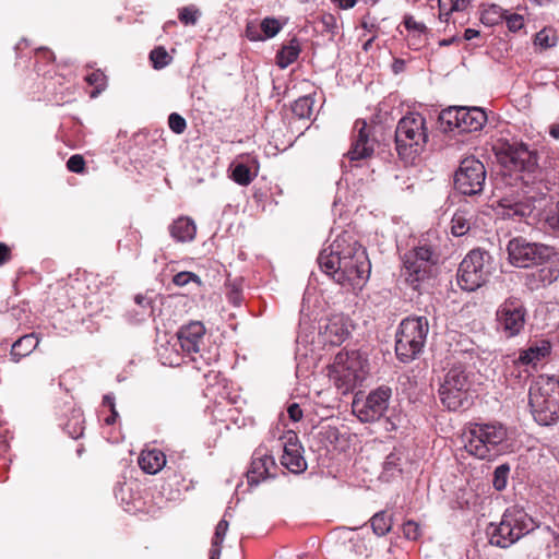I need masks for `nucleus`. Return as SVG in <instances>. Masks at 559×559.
<instances>
[{
	"mask_svg": "<svg viewBox=\"0 0 559 559\" xmlns=\"http://www.w3.org/2000/svg\"><path fill=\"white\" fill-rule=\"evenodd\" d=\"M526 309L521 299L507 298L497 309L496 321L498 330L507 337L518 335L524 328Z\"/></svg>",
	"mask_w": 559,
	"mask_h": 559,
	"instance_id": "nucleus-16",
	"label": "nucleus"
},
{
	"mask_svg": "<svg viewBox=\"0 0 559 559\" xmlns=\"http://www.w3.org/2000/svg\"><path fill=\"white\" fill-rule=\"evenodd\" d=\"M348 334L349 332L346 328L344 319L340 316L331 318L322 332L324 342L331 345L342 344L347 338Z\"/></svg>",
	"mask_w": 559,
	"mask_h": 559,
	"instance_id": "nucleus-24",
	"label": "nucleus"
},
{
	"mask_svg": "<svg viewBox=\"0 0 559 559\" xmlns=\"http://www.w3.org/2000/svg\"><path fill=\"white\" fill-rule=\"evenodd\" d=\"M428 331L425 317L406 318L401 322L395 343V353L401 361H411L423 350Z\"/></svg>",
	"mask_w": 559,
	"mask_h": 559,
	"instance_id": "nucleus-7",
	"label": "nucleus"
},
{
	"mask_svg": "<svg viewBox=\"0 0 559 559\" xmlns=\"http://www.w3.org/2000/svg\"><path fill=\"white\" fill-rule=\"evenodd\" d=\"M282 27L283 25L275 17L263 19L260 23V29L263 34V40L265 38H272L276 36L281 32Z\"/></svg>",
	"mask_w": 559,
	"mask_h": 559,
	"instance_id": "nucleus-37",
	"label": "nucleus"
},
{
	"mask_svg": "<svg viewBox=\"0 0 559 559\" xmlns=\"http://www.w3.org/2000/svg\"><path fill=\"white\" fill-rule=\"evenodd\" d=\"M259 162L251 155H241L231 163L230 178L239 186H249L259 173Z\"/></svg>",
	"mask_w": 559,
	"mask_h": 559,
	"instance_id": "nucleus-20",
	"label": "nucleus"
},
{
	"mask_svg": "<svg viewBox=\"0 0 559 559\" xmlns=\"http://www.w3.org/2000/svg\"><path fill=\"white\" fill-rule=\"evenodd\" d=\"M537 7L559 5V0H530Z\"/></svg>",
	"mask_w": 559,
	"mask_h": 559,
	"instance_id": "nucleus-54",
	"label": "nucleus"
},
{
	"mask_svg": "<svg viewBox=\"0 0 559 559\" xmlns=\"http://www.w3.org/2000/svg\"><path fill=\"white\" fill-rule=\"evenodd\" d=\"M340 9L348 10L355 7L357 0H332Z\"/></svg>",
	"mask_w": 559,
	"mask_h": 559,
	"instance_id": "nucleus-53",
	"label": "nucleus"
},
{
	"mask_svg": "<svg viewBox=\"0 0 559 559\" xmlns=\"http://www.w3.org/2000/svg\"><path fill=\"white\" fill-rule=\"evenodd\" d=\"M439 120L444 131L475 132L485 126L487 115L478 107H449L440 112Z\"/></svg>",
	"mask_w": 559,
	"mask_h": 559,
	"instance_id": "nucleus-11",
	"label": "nucleus"
},
{
	"mask_svg": "<svg viewBox=\"0 0 559 559\" xmlns=\"http://www.w3.org/2000/svg\"><path fill=\"white\" fill-rule=\"evenodd\" d=\"M368 370V360L359 352H340L329 367V378L345 394L365 380Z\"/></svg>",
	"mask_w": 559,
	"mask_h": 559,
	"instance_id": "nucleus-4",
	"label": "nucleus"
},
{
	"mask_svg": "<svg viewBox=\"0 0 559 559\" xmlns=\"http://www.w3.org/2000/svg\"><path fill=\"white\" fill-rule=\"evenodd\" d=\"M508 448V429L500 423L472 424L464 433V449L479 460H491Z\"/></svg>",
	"mask_w": 559,
	"mask_h": 559,
	"instance_id": "nucleus-2",
	"label": "nucleus"
},
{
	"mask_svg": "<svg viewBox=\"0 0 559 559\" xmlns=\"http://www.w3.org/2000/svg\"><path fill=\"white\" fill-rule=\"evenodd\" d=\"M300 44L298 39L293 38L287 45L283 46L276 55V64L285 69L294 63L300 53Z\"/></svg>",
	"mask_w": 559,
	"mask_h": 559,
	"instance_id": "nucleus-30",
	"label": "nucleus"
},
{
	"mask_svg": "<svg viewBox=\"0 0 559 559\" xmlns=\"http://www.w3.org/2000/svg\"><path fill=\"white\" fill-rule=\"evenodd\" d=\"M486 180L484 164L473 156L461 160L454 175L455 189L465 195H475L483 191Z\"/></svg>",
	"mask_w": 559,
	"mask_h": 559,
	"instance_id": "nucleus-15",
	"label": "nucleus"
},
{
	"mask_svg": "<svg viewBox=\"0 0 559 559\" xmlns=\"http://www.w3.org/2000/svg\"><path fill=\"white\" fill-rule=\"evenodd\" d=\"M511 467L504 463L497 466L493 471L492 486L496 490L502 491L507 488Z\"/></svg>",
	"mask_w": 559,
	"mask_h": 559,
	"instance_id": "nucleus-35",
	"label": "nucleus"
},
{
	"mask_svg": "<svg viewBox=\"0 0 559 559\" xmlns=\"http://www.w3.org/2000/svg\"><path fill=\"white\" fill-rule=\"evenodd\" d=\"M549 353L550 343L548 341L543 340L522 350L516 361L525 366H535Z\"/></svg>",
	"mask_w": 559,
	"mask_h": 559,
	"instance_id": "nucleus-25",
	"label": "nucleus"
},
{
	"mask_svg": "<svg viewBox=\"0 0 559 559\" xmlns=\"http://www.w3.org/2000/svg\"><path fill=\"white\" fill-rule=\"evenodd\" d=\"M403 275L405 281L417 289L421 283L432 276L433 266L438 262L436 250L429 245H420L405 253Z\"/></svg>",
	"mask_w": 559,
	"mask_h": 559,
	"instance_id": "nucleus-9",
	"label": "nucleus"
},
{
	"mask_svg": "<svg viewBox=\"0 0 559 559\" xmlns=\"http://www.w3.org/2000/svg\"><path fill=\"white\" fill-rule=\"evenodd\" d=\"M550 134H551L554 138L558 139V138H559V129L552 128V129L550 130Z\"/></svg>",
	"mask_w": 559,
	"mask_h": 559,
	"instance_id": "nucleus-62",
	"label": "nucleus"
},
{
	"mask_svg": "<svg viewBox=\"0 0 559 559\" xmlns=\"http://www.w3.org/2000/svg\"><path fill=\"white\" fill-rule=\"evenodd\" d=\"M530 406L535 420L549 426L559 419V380L538 376L530 388Z\"/></svg>",
	"mask_w": 559,
	"mask_h": 559,
	"instance_id": "nucleus-3",
	"label": "nucleus"
},
{
	"mask_svg": "<svg viewBox=\"0 0 559 559\" xmlns=\"http://www.w3.org/2000/svg\"><path fill=\"white\" fill-rule=\"evenodd\" d=\"M11 259V249L3 242H0V265H3Z\"/></svg>",
	"mask_w": 559,
	"mask_h": 559,
	"instance_id": "nucleus-51",
	"label": "nucleus"
},
{
	"mask_svg": "<svg viewBox=\"0 0 559 559\" xmlns=\"http://www.w3.org/2000/svg\"><path fill=\"white\" fill-rule=\"evenodd\" d=\"M103 404L105 406H108L110 411H114V407H115V399L114 396L107 394L104 396L103 399Z\"/></svg>",
	"mask_w": 559,
	"mask_h": 559,
	"instance_id": "nucleus-57",
	"label": "nucleus"
},
{
	"mask_svg": "<svg viewBox=\"0 0 559 559\" xmlns=\"http://www.w3.org/2000/svg\"><path fill=\"white\" fill-rule=\"evenodd\" d=\"M404 25L407 29L417 31L419 33H424L426 31L425 24L417 22L412 15L405 16Z\"/></svg>",
	"mask_w": 559,
	"mask_h": 559,
	"instance_id": "nucleus-48",
	"label": "nucleus"
},
{
	"mask_svg": "<svg viewBox=\"0 0 559 559\" xmlns=\"http://www.w3.org/2000/svg\"><path fill=\"white\" fill-rule=\"evenodd\" d=\"M490 257L479 249L469 251L460 263L457 284L466 292H475L481 287L491 273Z\"/></svg>",
	"mask_w": 559,
	"mask_h": 559,
	"instance_id": "nucleus-10",
	"label": "nucleus"
},
{
	"mask_svg": "<svg viewBox=\"0 0 559 559\" xmlns=\"http://www.w3.org/2000/svg\"><path fill=\"white\" fill-rule=\"evenodd\" d=\"M508 253L510 262L518 267H530L539 265L555 255L552 247L528 242L519 237L509 241Z\"/></svg>",
	"mask_w": 559,
	"mask_h": 559,
	"instance_id": "nucleus-12",
	"label": "nucleus"
},
{
	"mask_svg": "<svg viewBox=\"0 0 559 559\" xmlns=\"http://www.w3.org/2000/svg\"><path fill=\"white\" fill-rule=\"evenodd\" d=\"M281 463L284 467L295 474L307 469V462L304 457V448L298 436L294 431H287L283 436V455Z\"/></svg>",
	"mask_w": 559,
	"mask_h": 559,
	"instance_id": "nucleus-19",
	"label": "nucleus"
},
{
	"mask_svg": "<svg viewBox=\"0 0 559 559\" xmlns=\"http://www.w3.org/2000/svg\"><path fill=\"white\" fill-rule=\"evenodd\" d=\"M453 12L463 11L466 7V0H452Z\"/></svg>",
	"mask_w": 559,
	"mask_h": 559,
	"instance_id": "nucleus-56",
	"label": "nucleus"
},
{
	"mask_svg": "<svg viewBox=\"0 0 559 559\" xmlns=\"http://www.w3.org/2000/svg\"><path fill=\"white\" fill-rule=\"evenodd\" d=\"M190 282H197L198 284L201 283L199 276L192 272H179L173 278V283L180 287Z\"/></svg>",
	"mask_w": 559,
	"mask_h": 559,
	"instance_id": "nucleus-44",
	"label": "nucleus"
},
{
	"mask_svg": "<svg viewBox=\"0 0 559 559\" xmlns=\"http://www.w3.org/2000/svg\"><path fill=\"white\" fill-rule=\"evenodd\" d=\"M287 413L289 418L293 421H299L302 418V409L300 408L299 404L293 403L288 406Z\"/></svg>",
	"mask_w": 559,
	"mask_h": 559,
	"instance_id": "nucleus-49",
	"label": "nucleus"
},
{
	"mask_svg": "<svg viewBox=\"0 0 559 559\" xmlns=\"http://www.w3.org/2000/svg\"><path fill=\"white\" fill-rule=\"evenodd\" d=\"M438 8L440 21L448 22L449 16L453 13L452 0H438Z\"/></svg>",
	"mask_w": 559,
	"mask_h": 559,
	"instance_id": "nucleus-46",
	"label": "nucleus"
},
{
	"mask_svg": "<svg viewBox=\"0 0 559 559\" xmlns=\"http://www.w3.org/2000/svg\"><path fill=\"white\" fill-rule=\"evenodd\" d=\"M376 36H372L369 40H367L364 45V49L367 50L371 43L374 40Z\"/></svg>",
	"mask_w": 559,
	"mask_h": 559,
	"instance_id": "nucleus-63",
	"label": "nucleus"
},
{
	"mask_svg": "<svg viewBox=\"0 0 559 559\" xmlns=\"http://www.w3.org/2000/svg\"><path fill=\"white\" fill-rule=\"evenodd\" d=\"M441 403L449 411H460L472 404L471 381L465 368L455 365L445 373L439 388Z\"/></svg>",
	"mask_w": 559,
	"mask_h": 559,
	"instance_id": "nucleus-8",
	"label": "nucleus"
},
{
	"mask_svg": "<svg viewBox=\"0 0 559 559\" xmlns=\"http://www.w3.org/2000/svg\"><path fill=\"white\" fill-rule=\"evenodd\" d=\"M403 534L406 538L416 540L420 536V527L414 521H407L403 525Z\"/></svg>",
	"mask_w": 559,
	"mask_h": 559,
	"instance_id": "nucleus-45",
	"label": "nucleus"
},
{
	"mask_svg": "<svg viewBox=\"0 0 559 559\" xmlns=\"http://www.w3.org/2000/svg\"><path fill=\"white\" fill-rule=\"evenodd\" d=\"M536 271L532 273V278L543 286L552 284L559 278V260H546Z\"/></svg>",
	"mask_w": 559,
	"mask_h": 559,
	"instance_id": "nucleus-28",
	"label": "nucleus"
},
{
	"mask_svg": "<svg viewBox=\"0 0 559 559\" xmlns=\"http://www.w3.org/2000/svg\"><path fill=\"white\" fill-rule=\"evenodd\" d=\"M457 41H460V38H459L457 36H452V37H451V38H449V39H442V40H440V41H439V45H440V46H450V45H452V44H454V43H457Z\"/></svg>",
	"mask_w": 559,
	"mask_h": 559,
	"instance_id": "nucleus-58",
	"label": "nucleus"
},
{
	"mask_svg": "<svg viewBox=\"0 0 559 559\" xmlns=\"http://www.w3.org/2000/svg\"><path fill=\"white\" fill-rule=\"evenodd\" d=\"M474 214L467 210H457L451 221V233L455 237L466 235L474 226Z\"/></svg>",
	"mask_w": 559,
	"mask_h": 559,
	"instance_id": "nucleus-29",
	"label": "nucleus"
},
{
	"mask_svg": "<svg viewBox=\"0 0 559 559\" xmlns=\"http://www.w3.org/2000/svg\"><path fill=\"white\" fill-rule=\"evenodd\" d=\"M115 421H116V418H115V416H112V415L108 416V417L105 419V423H106L107 425H112V424H115Z\"/></svg>",
	"mask_w": 559,
	"mask_h": 559,
	"instance_id": "nucleus-61",
	"label": "nucleus"
},
{
	"mask_svg": "<svg viewBox=\"0 0 559 559\" xmlns=\"http://www.w3.org/2000/svg\"><path fill=\"white\" fill-rule=\"evenodd\" d=\"M275 468V461L272 455H269L261 450L254 452L250 469L247 473L249 485H258L260 481L272 476V469Z\"/></svg>",
	"mask_w": 559,
	"mask_h": 559,
	"instance_id": "nucleus-22",
	"label": "nucleus"
},
{
	"mask_svg": "<svg viewBox=\"0 0 559 559\" xmlns=\"http://www.w3.org/2000/svg\"><path fill=\"white\" fill-rule=\"evenodd\" d=\"M478 36H479V31L474 29V28H466L465 32H464V39L465 40H471V39L476 38Z\"/></svg>",
	"mask_w": 559,
	"mask_h": 559,
	"instance_id": "nucleus-55",
	"label": "nucleus"
},
{
	"mask_svg": "<svg viewBox=\"0 0 559 559\" xmlns=\"http://www.w3.org/2000/svg\"><path fill=\"white\" fill-rule=\"evenodd\" d=\"M169 129L176 134H181L187 129V122L182 116L177 112H173L168 117Z\"/></svg>",
	"mask_w": 559,
	"mask_h": 559,
	"instance_id": "nucleus-41",
	"label": "nucleus"
},
{
	"mask_svg": "<svg viewBox=\"0 0 559 559\" xmlns=\"http://www.w3.org/2000/svg\"><path fill=\"white\" fill-rule=\"evenodd\" d=\"M320 269L347 290H361L370 275L366 250L349 233H342L318 257Z\"/></svg>",
	"mask_w": 559,
	"mask_h": 559,
	"instance_id": "nucleus-1",
	"label": "nucleus"
},
{
	"mask_svg": "<svg viewBox=\"0 0 559 559\" xmlns=\"http://www.w3.org/2000/svg\"><path fill=\"white\" fill-rule=\"evenodd\" d=\"M85 80L90 85L95 87L91 94L92 97H96L102 91L106 88L107 79L100 70L93 71L86 75Z\"/></svg>",
	"mask_w": 559,
	"mask_h": 559,
	"instance_id": "nucleus-38",
	"label": "nucleus"
},
{
	"mask_svg": "<svg viewBox=\"0 0 559 559\" xmlns=\"http://www.w3.org/2000/svg\"><path fill=\"white\" fill-rule=\"evenodd\" d=\"M134 301L136 305H139L140 307H142L143 309L145 310H151L152 309V301L150 298H147L146 296L144 295H136L134 297Z\"/></svg>",
	"mask_w": 559,
	"mask_h": 559,
	"instance_id": "nucleus-52",
	"label": "nucleus"
},
{
	"mask_svg": "<svg viewBox=\"0 0 559 559\" xmlns=\"http://www.w3.org/2000/svg\"><path fill=\"white\" fill-rule=\"evenodd\" d=\"M39 338L36 334L31 333L20 337L11 347L10 357L14 362H19L22 358L28 356L38 346Z\"/></svg>",
	"mask_w": 559,
	"mask_h": 559,
	"instance_id": "nucleus-26",
	"label": "nucleus"
},
{
	"mask_svg": "<svg viewBox=\"0 0 559 559\" xmlns=\"http://www.w3.org/2000/svg\"><path fill=\"white\" fill-rule=\"evenodd\" d=\"M546 222L551 229L559 233V202L556 206V211L547 216Z\"/></svg>",
	"mask_w": 559,
	"mask_h": 559,
	"instance_id": "nucleus-50",
	"label": "nucleus"
},
{
	"mask_svg": "<svg viewBox=\"0 0 559 559\" xmlns=\"http://www.w3.org/2000/svg\"><path fill=\"white\" fill-rule=\"evenodd\" d=\"M504 167L510 171L519 173L514 180L528 183L525 176H531L538 170V155L535 150H530L523 142L509 144L502 157Z\"/></svg>",
	"mask_w": 559,
	"mask_h": 559,
	"instance_id": "nucleus-13",
	"label": "nucleus"
},
{
	"mask_svg": "<svg viewBox=\"0 0 559 559\" xmlns=\"http://www.w3.org/2000/svg\"><path fill=\"white\" fill-rule=\"evenodd\" d=\"M506 12L498 4H484L480 9V21L486 26H496L504 20Z\"/></svg>",
	"mask_w": 559,
	"mask_h": 559,
	"instance_id": "nucleus-31",
	"label": "nucleus"
},
{
	"mask_svg": "<svg viewBox=\"0 0 559 559\" xmlns=\"http://www.w3.org/2000/svg\"><path fill=\"white\" fill-rule=\"evenodd\" d=\"M391 395L389 386H379L365 397L356 395L352 404L353 413L361 423L377 421L385 414Z\"/></svg>",
	"mask_w": 559,
	"mask_h": 559,
	"instance_id": "nucleus-14",
	"label": "nucleus"
},
{
	"mask_svg": "<svg viewBox=\"0 0 559 559\" xmlns=\"http://www.w3.org/2000/svg\"><path fill=\"white\" fill-rule=\"evenodd\" d=\"M150 60L154 69L160 70L167 67L173 58L163 46H158L150 52Z\"/></svg>",
	"mask_w": 559,
	"mask_h": 559,
	"instance_id": "nucleus-36",
	"label": "nucleus"
},
{
	"mask_svg": "<svg viewBox=\"0 0 559 559\" xmlns=\"http://www.w3.org/2000/svg\"><path fill=\"white\" fill-rule=\"evenodd\" d=\"M314 100L310 96L299 97L292 106L293 114L300 119H309L313 111Z\"/></svg>",
	"mask_w": 559,
	"mask_h": 559,
	"instance_id": "nucleus-34",
	"label": "nucleus"
},
{
	"mask_svg": "<svg viewBox=\"0 0 559 559\" xmlns=\"http://www.w3.org/2000/svg\"><path fill=\"white\" fill-rule=\"evenodd\" d=\"M376 139L371 134V129L365 120H356L353 128L350 148L346 157L354 160L370 158L374 153Z\"/></svg>",
	"mask_w": 559,
	"mask_h": 559,
	"instance_id": "nucleus-18",
	"label": "nucleus"
},
{
	"mask_svg": "<svg viewBox=\"0 0 559 559\" xmlns=\"http://www.w3.org/2000/svg\"><path fill=\"white\" fill-rule=\"evenodd\" d=\"M370 522L374 534L378 536H384L392 527V519L385 511L376 513Z\"/></svg>",
	"mask_w": 559,
	"mask_h": 559,
	"instance_id": "nucleus-33",
	"label": "nucleus"
},
{
	"mask_svg": "<svg viewBox=\"0 0 559 559\" xmlns=\"http://www.w3.org/2000/svg\"><path fill=\"white\" fill-rule=\"evenodd\" d=\"M428 132L426 119L417 112L404 116L395 129V148L405 162L413 160L426 146Z\"/></svg>",
	"mask_w": 559,
	"mask_h": 559,
	"instance_id": "nucleus-5",
	"label": "nucleus"
},
{
	"mask_svg": "<svg viewBox=\"0 0 559 559\" xmlns=\"http://www.w3.org/2000/svg\"><path fill=\"white\" fill-rule=\"evenodd\" d=\"M169 231L174 239L186 242L191 241L195 237L197 226L191 218L182 216L169 226Z\"/></svg>",
	"mask_w": 559,
	"mask_h": 559,
	"instance_id": "nucleus-27",
	"label": "nucleus"
},
{
	"mask_svg": "<svg viewBox=\"0 0 559 559\" xmlns=\"http://www.w3.org/2000/svg\"><path fill=\"white\" fill-rule=\"evenodd\" d=\"M246 36L251 41L263 40V34H262V32L260 29V26H258L254 23H248L247 24V26H246Z\"/></svg>",
	"mask_w": 559,
	"mask_h": 559,
	"instance_id": "nucleus-47",
	"label": "nucleus"
},
{
	"mask_svg": "<svg viewBox=\"0 0 559 559\" xmlns=\"http://www.w3.org/2000/svg\"><path fill=\"white\" fill-rule=\"evenodd\" d=\"M67 168L71 173L83 174L85 171V159L80 154L72 155L67 162Z\"/></svg>",
	"mask_w": 559,
	"mask_h": 559,
	"instance_id": "nucleus-43",
	"label": "nucleus"
},
{
	"mask_svg": "<svg viewBox=\"0 0 559 559\" xmlns=\"http://www.w3.org/2000/svg\"><path fill=\"white\" fill-rule=\"evenodd\" d=\"M110 412H111V415L115 416V418L117 419L118 412L116 411V407H114V411H110Z\"/></svg>",
	"mask_w": 559,
	"mask_h": 559,
	"instance_id": "nucleus-64",
	"label": "nucleus"
},
{
	"mask_svg": "<svg viewBox=\"0 0 559 559\" xmlns=\"http://www.w3.org/2000/svg\"><path fill=\"white\" fill-rule=\"evenodd\" d=\"M557 41V33L551 27H544L538 33H536L534 38V45L544 50L555 47Z\"/></svg>",
	"mask_w": 559,
	"mask_h": 559,
	"instance_id": "nucleus-32",
	"label": "nucleus"
},
{
	"mask_svg": "<svg viewBox=\"0 0 559 559\" xmlns=\"http://www.w3.org/2000/svg\"><path fill=\"white\" fill-rule=\"evenodd\" d=\"M205 334V328L200 321H192L183 326L177 333L181 349L188 354L200 352Z\"/></svg>",
	"mask_w": 559,
	"mask_h": 559,
	"instance_id": "nucleus-21",
	"label": "nucleus"
},
{
	"mask_svg": "<svg viewBox=\"0 0 559 559\" xmlns=\"http://www.w3.org/2000/svg\"><path fill=\"white\" fill-rule=\"evenodd\" d=\"M228 531V522L226 520H221L216 527L215 533L212 539V546L210 550H222V543L226 536V533Z\"/></svg>",
	"mask_w": 559,
	"mask_h": 559,
	"instance_id": "nucleus-39",
	"label": "nucleus"
},
{
	"mask_svg": "<svg viewBox=\"0 0 559 559\" xmlns=\"http://www.w3.org/2000/svg\"><path fill=\"white\" fill-rule=\"evenodd\" d=\"M139 466L146 474H157L166 464V455L158 449H147L140 453Z\"/></svg>",
	"mask_w": 559,
	"mask_h": 559,
	"instance_id": "nucleus-23",
	"label": "nucleus"
},
{
	"mask_svg": "<svg viewBox=\"0 0 559 559\" xmlns=\"http://www.w3.org/2000/svg\"><path fill=\"white\" fill-rule=\"evenodd\" d=\"M221 558V550H210V559H219Z\"/></svg>",
	"mask_w": 559,
	"mask_h": 559,
	"instance_id": "nucleus-60",
	"label": "nucleus"
},
{
	"mask_svg": "<svg viewBox=\"0 0 559 559\" xmlns=\"http://www.w3.org/2000/svg\"><path fill=\"white\" fill-rule=\"evenodd\" d=\"M503 21H506L508 29L513 33H515L524 27V17H523V15L518 14V13H511V14L506 13Z\"/></svg>",
	"mask_w": 559,
	"mask_h": 559,
	"instance_id": "nucleus-42",
	"label": "nucleus"
},
{
	"mask_svg": "<svg viewBox=\"0 0 559 559\" xmlns=\"http://www.w3.org/2000/svg\"><path fill=\"white\" fill-rule=\"evenodd\" d=\"M493 193L498 198V206L502 210L501 215L506 218H523L531 215L534 210L532 201L525 199L519 190L511 188L509 192H503L497 182Z\"/></svg>",
	"mask_w": 559,
	"mask_h": 559,
	"instance_id": "nucleus-17",
	"label": "nucleus"
},
{
	"mask_svg": "<svg viewBox=\"0 0 559 559\" xmlns=\"http://www.w3.org/2000/svg\"><path fill=\"white\" fill-rule=\"evenodd\" d=\"M537 526L534 519L523 509L518 507L509 508L504 511L500 523L490 526L488 532L490 544L507 548L533 532Z\"/></svg>",
	"mask_w": 559,
	"mask_h": 559,
	"instance_id": "nucleus-6",
	"label": "nucleus"
},
{
	"mask_svg": "<svg viewBox=\"0 0 559 559\" xmlns=\"http://www.w3.org/2000/svg\"><path fill=\"white\" fill-rule=\"evenodd\" d=\"M361 26L369 32H373L376 29V24L373 22H368L367 19H364Z\"/></svg>",
	"mask_w": 559,
	"mask_h": 559,
	"instance_id": "nucleus-59",
	"label": "nucleus"
},
{
	"mask_svg": "<svg viewBox=\"0 0 559 559\" xmlns=\"http://www.w3.org/2000/svg\"><path fill=\"white\" fill-rule=\"evenodd\" d=\"M200 12L194 7H185L179 12V20L186 25H194L198 21Z\"/></svg>",
	"mask_w": 559,
	"mask_h": 559,
	"instance_id": "nucleus-40",
	"label": "nucleus"
}]
</instances>
